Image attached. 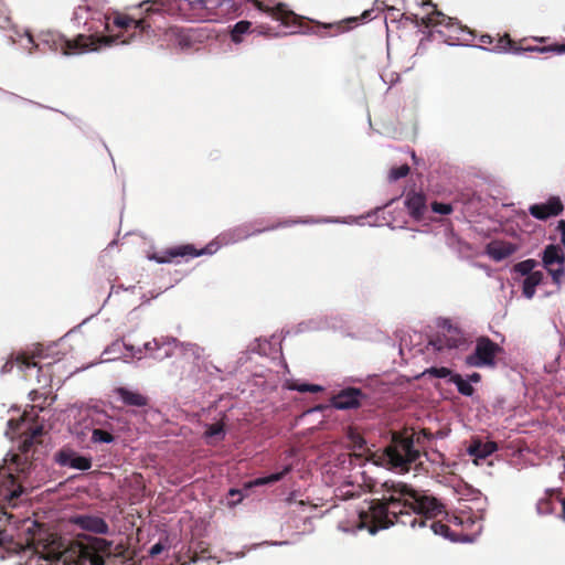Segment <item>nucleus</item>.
<instances>
[{
    "instance_id": "1",
    "label": "nucleus",
    "mask_w": 565,
    "mask_h": 565,
    "mask_svg": "<svg viewBox=\"0 0 565 565\" xmlns=\"http://www.w3.org/2000/svg\"><path fill=\"white\" fill-rule=\"evenodd\" d=\"M382 499L371 500L367 509L359 511V526L371 534L394 524L415 527L429 525L434 534L451 539L449 526L436 521L445 513V505L425 491L416 490L403 482L385 481Z\"/></svg>"
},
{
    "instance_id": "2",
    "label": "nucleus",
    "mask_w": 565,
    "mask_h": 565,
    "mask_svg": "<svg viewBox=\"0 0 565 565\" xmlns=\"http://www.w3.org/2000/svg\"><path fill=\"white\" fill-rule=\"evenodd\" d=\"M62 545L55 539L38 548L54 565H124L132 557L128 543L120 541L115 544L114 541L89 534H78L66 548H62Z\"/></svg>"
},
{
    "instance_id": "3",
    "label": "nucleus",
    "mask_w": 565,
    "mask_h": 565,
    "mask_svg": "<svg viewBox=\"0 0 565 565\" xmlns=\"http://www.w3.org/2000/svg\"><path fill=\"white\" fill-rule=\"evenodd\" d=\"M163 6V0H145L140 2L138 8L143 9L146 17L139 19H135L128 14L118 11L106 14L105 30L109 33L107 36L113 38V42H110L109 45L115 43L125 33H129L130 31L131 34L129 40H122V43L129 42L137 34H146L149 36L150 33H153V30L148 20V17L152 13L159 12ZM100 46H108V44H100L97 46V49Z\"/></svg>"
},
{
    "instance_id": "4",
    "label": "nucleus",
    "mask_w": 565,
    "mask_h": 565,
    "mask_svg": "<svg viewBox=\"0 0 565 565\" xmlns=\"http://www.w3.org/2000/svg\"><path fill=\"white\" fill-rule=\"evenodd\" d=\"M29 42L41 51L51 50L61 52L63 55L79 54L85 51H95L100 44H109L113 42L110 36H97L94 34H78L75 39L68 40L64 35L47 31L39 35L38 42H34L32 35L28 38Z\"/></svg>"
},
{
    "instance_id": "5",
    "label": "nucleus",
    "mask_w": 565,
    "mask_h": 565,
    "mask_svg": "<svg viewBox=\"0 0 565 565\" xmlns=\"http://www.w3.org/2000/svg\"><path fill=\"white\" fill-rule=\"evenodd\" d=\"M422 4L423 7H430L431 12L420 19L415 15L418 25L438 28L436 32L449 44L469 41V36L472 35V32L467 26L461 25L456 19L438 11L436 4L431 3V1H423Z\"/></svg>"
},
{
    "instance_id": "6",
    "label": "nucleus",
    "mask_w": 565,
    "mask_h": 565,
    "mask_svg": "<svg viewBox=\"0 0 565 565\" xmlns=\"http://www.w3.org/2000/svg\"><path fill=\"white\" fill-rule=\"evenodd\" d=\"M415 434H394L391 444L385 448L384 454L391 468L398 472H407L411 467L418 465L422 451L415 446Z\"/></svg>"
},
{
    "instance_id": "7",
    "label": "nucleus",
    "mask_w": 565,
    "mask_h": 565,
    "mask_svg": "<svg viewBox=\"0 0 565 565\" xmlns=\"http://www.w3.org/2000/svg\"><path fill=\"white\" fill-rule=\"evenodd\" d=\"M31 463L26 460L21 461L19 455L12 457L9 467V473L4 480L0 482V502H7L11 507L17 505V501L23 493L22 475L30 469Z\"/></svg>"
},
{
    "instance_id": "8",
    "label": "nucleus",
    "mask_w": 565,
    "mask_h": 565,
    "mask_svg": "<svg viewBox=\"0 0 565 565\" xmlns=\"http://www.w3.org/2000/svg\"><path fill=\"white\" fill-rule=\"evenodd\" d=\"M480 43L483 45H490L491 51L497 53H503V52H512V53H520V52H540V53H546V52H557V53H565V44L555 45V46H522L521 43H516L513 41L508 33H504L503 35L497 34V36H492L490 34H482L479 39Z\"/></svg>"
},
{
    "instance_id": "9",
    "label": "nucleus",
    "mask_w": 565,
    "mask_h": 565,
    "mask_svg": "<svg viewBox=\"0 0 565 565\" xmlns=\"http://www.w3.org/2000/svg\"><path fill=\"white\" fill-rule=\"evenodd\" d=\"M503 352L502 347L487 335H481L476 340V347L471 354L467 355L465 363L472 367L497 366V356Z\"/></svg>"
},
{
    "instance_id": "10",
    "label": "nucleus",
    "mask_w": 565,
    "mask_h": 565,
    "mask_svg": "<svg viewBox=\"0 0 565 565\" xmlns=\"http://www.w3.org/2000/svg\"><path fill=\"white\" fill-rule=\"evenodd\" d=\"M213 244H210L203 248H196L192 244H183L173 247H169L160 253H154L150 258L154 259L159 264H166L172 262L177 257L182 258H194L206 254H213Z\"/></svg>"
},
{
    "instance_id": "11",
    "label": "nucleus",
    "mask_w": 565,
    "mask_h": 565,
    "mask_svg": "<svg viewBox=\"0 0 565 565\" xmlns=\"http://www.w3.org/2000/svg\"><path fill=\"white\" fill-rule=\"evenodd\" d=\"M543 266L552 276L553 282L559 285L565 276V254L559 245H547L542 255Z\"/></svg>"
},
{
    "instance_id": "12",
    "label": "nucleus",
    "mask_w": 565,
    "mask_h": 565,
    "mask_svg": "<svg viewBox=\"0 0 565 565\" xmlns=\"http://www.w3.org/2000/svg\"><path fill=\"white\" fill-rule=\"evenodd\" d=\"M429 344L436 351H443L444 349H460L467 344V339L459 328L448 324L445 327L444 333L431 339Z\"/></svg>"
},
{
    "instance_id": "13",
    "label": "nucleus",
    "mask_w": 565,
    "mask_h": 565,
    "mask_svg": "<svg viewBox=\"0 0 565 565\" xmlns=\"http://www.w3.org/2000/svg\"><path fill=\"white\" fill-rule=\"evenodd\" d=\"M367 395L362 390L356 387H347L341 390L331 398V404L337 409H353L362 405V401L366 399Z\"/></svg>"
},
{
    "instance_id": "14",
    "label": "nucleus",
    "mask_w": 565,
    "mask_h": 565,
    "mask_svg": "<svg viewBox=\"0 0 565 565\" xmlns=\"http://www.w3.org/2000/svg\"><path fill=\"white\" fill-rule=\"evenodd\" d=\"M564 204L558 196H551L546 202L532 204L529 213L536 220L546 221L562 214Z\"/></svg>"
},
{
    "instance_id": "15",
    "label": "nucleus",
    "mask_w": 565,
    "mask_h": 565,
    "mask_svg": "<svg viewBox=\"0 0 565 565\" xmlns=\"http://www.w3.org/2000/svg\"><path fill=\"white\" fill-rule=\"evenodd\" d=\"M179 347L174 338H154L145 343L143 348L149 352V356L154 360H164L173 355V348Z\"/></svg>"
},
{
    "instance_id": "16",
    "label": "nucleus",
    "mask_w": 565,
    "mask_h": 565,
    "mask_svg": "<svg viewBox=\"0 0 565 565\" xmlns=\"http://www.w3.org/2000/svg\"><path fill=\"white\" fill-rule=\"evenodd\" d=\"M72 523L79 529L95 534H107L109 532L108 523L100 516L82 514L72 519Z\"/></svg>"
},
{
    "instance_id": "17",
    "label": "nucleus",
    "mask_w": 565,
    "mask_h": 565,
    "mask_svg": "<svg viewBox=\"0 0 565 565\" xmlns=\"http://www.w3.org/2000/svg\"><path fill=\"white\" fill-rule=\"evenodd\" d=\"M56 461L61 466L78 470H88L92 467L89 457L81 456L72 449H62L56 455Z\"/></svg>"
},
{
    "instance_id": "18",
    "label": "nucleus",
    "mask_w": 565,
    "mask_h": 565,
    "mask_svg": "<svg viewBox=\"0 0 565 565\" xmlns=\"http://www.w3.org/2000/svg\"><path fill=\"white\" fill-rule=\"evenodd\" d=\"M518 247L515 244L503 241L491 242L487 247L488 255L497 260H503L516 252Z\"/></svg>"
},
{
    "instance_id": "19",
    "label": "nucleus",
    "mask_w": 565,
    "mask_h": 565,
    "mask_svg": "<svg viewBox=\"0 0 565 565\" xmlns=\"http://www.w3.org/2000/svg\"><path fill=\"white\" fill-rule=\"evenodd\" d=\"M405 205L414 218L420 220L426 211V196L420 192H409Z\"/></svg>"
},
{
    "instance_id": "20",
    "label": "nucleus",
    "mask_w": 565,
    "mask_h": 565,
    "mask_svg": "<svg viewBox=\"0 0 565 565\" xmlns=\"http://www.w3.org/2000/svg\"><path fill=\"white\" fill-rule=\"evenodd\" d=\"M115 393L120 397L125 405L136 407H145L148 405V397L138 392L130 391L126 387H117Z\"/></svg>"
},
{
    "instance_id": "21",
    "label": "nucleus",
    "mask_w": 565,
    "mask_h": 565,
    "mask_svg": "<svg viewBox=\"0 0 565 565\" xmlns=\"http://www.w3.org/2000/svg\"><path fill=\"white\" fill-rule=\"evenodd\" d=\"M498 450V445L494 441H481L480 439L472 440L468 447V454L476 458L484 459Z\"/></svg>"
},
{
    "instance_id": "22",
    "label": "nucleus",
    "mask_w": 565,
    "mask_h": 565,
    "mask_svg": "<svg viewBox=\"0 0 565 565\" xmlns=\"http://www.w3.org/2000/svg\"><path fill=\"white\" fill-rule=\"evenodd\" d=\"M544 274L541 270H536L533 274L525 277L522 285V294L525 298L532 299L535 295L536 287L543 282Z\"/></svg>"
},
{
    "instance_id": "23",
    "label": "nucleus",
    "mask_w": 565,
    "mask_h": 565,
    "mask_svg": "<svg viewBox=\"0 0 565 565\" xmlns=\"http://www.w3.org/2000/svg\"><path fill=\"white\" fill-rule=\"evenodd\" d=\"M14 363H17L22 370L38 366L33 356H30L26 353H20L14 360L10 359L3 364L1 373L6 374L11 372Z\"/></svg>"
},
{
    "instance_id": "24",
    "label": "nucleus",
    "mask_w": 565,
    "mask_h": 565,
    "mask_svg": "<svg viewBox=\"0 0 565 565\" xmlns=\"http://www.w3.org/2000/svg\"><path fill=\"white\" fill-rule=\"evenodd\" d=\"M43 435V427L42 426H35L30 429L29 433H25L23 435V438L19 445V449L22 454H28L33 445L38 443L39 437Z\"/></svg>"
},
{
    "instance_id": "25",
    "label": "nucleus",
    "mask_w": 565,
    "mask_h": 565,
    "mask_svg": "<svg viewBox=\"0 0 565 565\" xmlns=\"http://www.w3.org/2000/svg\"><path fill=\"white\" fill-rule=\"evenodd\" d=\"M179 347L173 348L174 351H179L186 358L193 359V361H198L203 356V348L195 343H182L178 341Z\"/></svg>"
},
{
    "instance_id": "26",
    "label": "nucleus",
    "mask_w": 565,
    "mask_h": 565,
    "mask_svg": "<svg viewBox=\"0 0 565 565\" xmlns=\"http://www.w3.org/2000/svg\"><path fill=\"white\" fill-rule=\"evenodd\" d=\"M210 557L209 545L203 541L198 542L192 550V555L189 561H184L182 565H192V563L198 562L199 559H205Z\"/></svg>"
},
{
    "instance_id": "27",
    "label": "nucleus",
    "mask_w": 565,
    "mask_h": 565,
    "mask_svg": "<svg viewBox=\"0 0 565 565\" xmlns=\"http://www.w3.org/2000/svg\"><path fill=\"white\" fill-rule=\"evenodd\" d=\"M451 383L457 386L458 392L463 396H472L475 393L473 386L468 380H465L460 374H452L449 379Z\"/></svg>"
},
{
    "instance_id": "28",
    "label": "nucleus",
    "mask_w": 565,
    "mask_h": 565,
    "mask_svg": "<svg viewBox=\"0 0 565 565\" xmlns=\"http://www.w3.org/2000/svg\"><path fill=\"white\" fill-rule=\"evenodd\" d=\"M291 469H292L291 465H288L279 472L271 473L267 477H262V478L255 479L252 482V484L253 486H264V484L277 482V481L281 480L287 473H289L291 471Z\"/></svg>"
},
{
    "instance_id": "29",
    "label": "nucleus",
    "mask_w": 565,
    "mask_h": 565,
    "mask_svg": "<svg viewBox=\"0 0 565 565\" xmlns=\"http://www.w3.org/2000/svg\"><path fill=\"white\" fill-rule=\"evenodd\" d=\"M252 23L246 20L238 21L234 24L231 31V39L234 43H241L242 36L245 33H248L250 30Z\"/></svg>"
},
{
    "instance_id": "30",
    "label": "nucleus",
    "mask_w": 565,
    "mask_h": 565,
    "mask_svg": "<svg viewBox=\"0 0 565 565\" xmlns=\"http://www.w3.org/2000/svg\"><path fill=\"white\" fill-rule=\"evenodd\" d=\"M301 223H307V221H302L300 218H287L284 221H279L277 223L269 224L264 228L256 230L253 234H259V233H263L266 231H275L277 228H282V227H290V226L301 224Z\"/></svg>"
},
{
    "instance_id": "31",
    "label": "nucleus",
    "mask_w": 565,
    "mask_h": 565,
    "mask_svg": "<svg viewBox=\"0 0 565 565\" xmlns=\"http://www.w3.org/2000/svg\"><path fill=\"white\" fill-rule=\"evenodd\" d=\"M539 263L535 259L529 258L516 263L513 266V271L526 277L535 271L534 268Z\"/></svg>"
},
{
    "instance_id": "32",
    "label": "nucleus",
    "mask_w": 565,
    "mask_h": 565,
    "mask_svg": "<svg viewBox=\"0 0 565 565\" xmlns=\"http://www.w3.org/2000/svg\"><path fill=\"white\" fill-rule=\"evenodd\" d=\"M90 440L94 443V444H110L115 440V437L114 435L107 430V429H104V428H94L92 430V437H90Z\"/></svg>"
},
{
    "instance_id": "33",
    "label": "nucleus",
    "mask_w": 565,
    "mask_h": 565,
    "mask_svg": "<svg viewBox=\"0 0 565 565\" xmlns=\"http://www.w3.org/2000/svg\"><path fill=\"white\" fill-rule=\"evenodd\" d=\"M537 513L541 515H547L553 512V502L551 498L540 499L536 503Z\"/></svg>"
},
{
    "instance_id": "34",
    "label": "nucleus",
    "mask_w": 565,
    "mask_h": 565,
    "mask_svg": "<svg viewBox=\"0 0 565 565\" xmlns=\"http://www.w3.org/2000/svg\"><path fill=\"white\" fill-rule=\"evenodd\" d=\"M409 167L408 164H402L397 168H393L390 171V180L396 181L398 179L405 178L409 173Z\"/></svg>"
},
{
    "instance_id": "35",
    "label": "nucleus",
    "mask_w": 565,
    "mask_h": 565,
    "mask_svg": "<svg viewBox=\"0 0 565 565\" xmlns=\"http://www.w3.org/2000/svg\"><path fill=\"white\" fill-rule=\"evenodd\" d=\"M205 436L209 437V438L217 437V436L223 437L224 436V425H223V423H215V424L209 425L206 430H205Z\"/></svg>"
},
{
    "instance_id": "36",
    "label": "nucleus",
    "mask_w": 565,
    "mask_h": 565,
    "mask_svg": "<svg viewBox=\"0 0 565 565\" xmlns=\"http://www.w3.org/2000/svg\"><path fill=\"white\" fill-rule=\"evenodd\" d=\"M427 373L430 375L438 377V379H445L447 376H451V371L448 367L441 366V367H430L427 370Z\"/></svg>"
},
{
    "instance_id": "37",
    "label": "nucleus",
    "mask_w": 565,
    "mask_h": 565,
    "mask_svg": "<svg viewBox=\"0 0 565 565\" xmlns=\"http://www.w3.org/2000/svg\"><path fill=\"white\" fill-rule=\"evenodd\" d=\"M431 209L435 213H439V214H444V215L450 214L452 212L451 204H447V203L434 202L431 204Z\"/></svg>"
},
{
    "instance_id": "38",
    "label": "nucleus",
    "mask_w": 565,
    "mask_h": 565,
    "mask_svg": "<svg viewBox=\"0 0 565 565\" xmlns=\"http://www.w3.org/2000/svg\"><path fill=\"white\" fill-rule=\"evenodd\" d=\"M294 388L301 393H306V392L318 393V392L322 391V387L319 385H316V384H301V385L295 386Z\"/></svg>"
},
{
    "instance_id": "39",
    "label": "nucleus",
    "mask_w": 565,
    "mask_h": 565,
    "mask_svg": "<svg viewBox=\"0 0 565 565\" xmlns=\"http://www.w3.org/2000/svg\"><path fill=\"white\" fill-rule=\"evenodd\" d=\"M166 550V545L161 542L156 543L149 550V555L151 557H156L159 554H161Z\"/></svg>"
},
{
    "instance_id": "40",
    "label": "nucleus",
    "mask_w": 565,
    "mask_h": 565,
    "mask_svg": "<svg viewBox=\"0 0 565 565\" xmlns=\"http://www.w3.org/2000/svg\"><path fill=\"white\" fill-rule=\"evenodd\" d=\"M371 14H372V10H365L361 18H351V19H348L347 21H344V23H358L359 20H366V19H371Z\"/></svg>"
},
{
    "instance_id": "41",
    "label": "nucleus",
    "mask_w": 565,
    "mask_h": 565,
    "mask_svg": "<svg viewBox=\"0 0 565 565\" xmlns=\"http://www.w3.org/2000/svg\"><path fill=\"white\" fill-rule=\"evenodd\" d=\"M556 230L561 233V243L565 247V220H561Z\"/></svg>"
},
{
    "instance_id": "42",
    "label": "nucleus",
    "mask_w": 565,
    "mask_h": 565,
    "mask_svg": "<svg viewBox=\"0 0 565 565\" xmlns=\"http://www.w3.org/2000/svg\"><path fill=\"white\" fill-rule=\"evenodd\" d=\"M233 233H236L237 239L246 238L248 237V233L243 231V228L238 227L233 231Z\"/></svg>"
},
{
    "instance_id": "43",
    "label": "nucleus",
    "mask_w": 565,
    "mask_h": 565,
    "mask_svg": "<svg viewBox=\"0 0 565 565\" xmlns=\"http://www.w3.org/2000/svg\"><path fill=\"white\" fill-rule=\"evenodd\" d=\"M468 381L472 383H479L481 381V375L477 372H473L468 376Z\"/></svg>"
},
{
    "instance_id": "44",
    "label": "nucleus",
    "mask_w": 565,
    "mask_h": 565,
    "mask_svg": "<svg viewBox=\"0 0 565 565\" xmlns=\"http://www.w3.org/2000/svg\"><path fill=\"white\" fill-rule=\"evenodd\" d=\"M8 425H9V427H10L11 429H14V430H15V429L18 428V426H19V423H18V422H15V420H13V419H10V420L8 422Z\"/></svg>"
},
{
    "instance_id": "45",
    "label": "nucleus",
    "mask_w": 565,
    "mask_h": 565,
    "mask_svg": "<svg viewBox=\"0 0 565 565\" xmlns=\"http://www.w3.org/2000/svg\"><path fill=\"white\" fill-rule=\"evenodd\" d=\"M561 503H562V519L565 521V499H562Z\"/></svg>"
},
{
    "instance_id": "46",
    "label": "nucleus",
    "mask_w": 565,
    "mask_h": 565,
    "mask_svg": "<svg viewBox=\"0 0 565 565\" xmlns=\"http://www.w3.org/2000/svg\"><path fill=\"white\" fill-rule=\"evenodd\" d=\"M238 493H239L238 491L233 490V489L230 491V494H231V495L238 494Z\"/></svg>"
},
{
    "instance_id": "47",
    "label": "nucleus",
    "mask_w": 565,
    "mask_h": 565,
    "mask_svg": "<svg viewBox=\"0 0 565 565\" xmlns=\"http://www.w3.org/2000/svg\"><path fill=\"white\" fill-rule=\"evenodd\" d=\"M388 11H395L394 7H387Z\"/></svg>"
},
{
    "instance_id": "48",
    "label": "nucleus",
    "mask_w": 565,
    "mask_h": 565,
    "mask_svg": "<svg viewBox=\"0 0 565 565\" xmlns=\"http://www.w3.org/2000/svg\"><path fill=\"white\" fill-rule=\"evenodd\" d=\"M338 29H341V31H344L345 29L341 26V24L338 25Z\"/></svg>"
},
{
    "instance_id": "49",
    "label": "nucleus",
    "mask_w": 565,
    "mask_h": 565,
    "mask_svg": "<svg viewBox=\"0 0 565 565\" xmlns=\"http://www.w3.org/2000/svg\"><path fill=\"white\" fill-rule=\"evenodd\" d=\"M420 437L417 436L416 443L419 444Z\"/></svg>"
}]
</instances>
